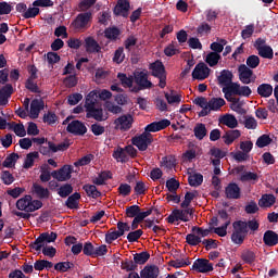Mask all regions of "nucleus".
Wrapping results in <instances>:
<instances>
[{
	"label": "nucleus",
	"instance_id": "1",
	"mask_svg": "<svg viewBox=\"0 0 278 278\" xmlns=\"http://www.w3.org/2000/svg\"><path fill=\"white\" fill-rule=\"evenodd\" d=\"M249 236V229L247 228V220H235L232 223V233L230 237L233 244H244V240Z\"/></svg>",
	"mask_w": 278,
	"mask_h": 278
},
{
	"label": "nucleus",
	"instance_id": "2",
	"mask_svg": "<svg viewBox=\"0 0 278 278\" xmlns=\"http://www.w3.org/2000/svg\"><path fill=\"white\" fill-rule=\"evenodd\" d=\"M15 205L21 212L31 213L42 207V201L34 200L31 195L27 194L18 199Z\"/></svg>",
	"mask_w": 278,
	"mask_h": 278
},
{
	"label": "nucleus",
	"instance_id": "3",
	"mask_svg": "<svg viewBox=\"0 0 278 278\" xmlns=\"http://www.w3.org/2000/svg\"><path fill=\"white\" fill-rule=\"evenodd\" d=\"M217 81L218 86H224L222 91L225 94V99H227L229 97V88L236 84L233 83V73L229 70H223L219 76H217Z\"/></svg>",
	"mask_w": 278,
	"mask_h": 278
},
{
	"label": "nucleus",
	"instance_id": "4",
	"mask_svg": "<svg viewBox=\"0 0 278 278\" xmlns=\"http://www.w3.org/2000/svg\"><path fill=\"white\" fill-rule=\"evenodd\" d=\"M131 142L140 151H147L153 143V135L143 131L141 135L132 137Z\"/></svg>",
	"mask_w": 278,
	"mask_h": 278
},
{
	"label": "nucleus",
	"instance_id": "5",
	"mask_svg": "<svg viewBox=\"0 0 278 278\" xmlns=\"http://www.w3.org/2000/svg\"><path fill=\"white\" fill-rule=\"evenodd\" d=\"M83 12L84 13H79L72 23L74 29H77L78 31L88 29V25H90V22L92 21V11Z\"/></svg>",
	"mask_w": 278,
	"mask_h": 278
},
{
	"label": "nucleus",
	"instance_id": "6",
	"mask_svg": "<svg viewBox=\"0 0 278 278\" xmlns=\"http://www.w3.org/2000/svg\"><path fill=\"white\" fill-rule=\"evenodd\" d=\"M191 270L207 275V273L214 270V263H211L207 258H197L192 264Z\"/></svg>",
	"mask_w": 278,
	"mask_h": 278
},
{
	"label": "nucleus",
	"instance_id": "7",
	"mask_svg": "<svg viewBox=\"0 0 278 278\" xmlns=\"http://www.w3.org/2000/svg\"><path fill=\"white\" fill-rule=\"evenodd\" d=\"M66 131L73 136H86L88 134V127H86L84 122L74 119L67 125Z\"/></svg>",
	"mask_w": 278,
	"mask_h": 278
},
{
	"label": "nucleus",
	"instance_id": "8",
	"mask_svg": "<svg viewBox=\"0 0 278 278\" xmlns=\"http://www.w3.org/2000/svg\"><path fill=\"white\" fill-rule=\"evenodd\" d=\"M115 129L119 131H129L134 125V116L131 114H124L114 121Z\"/></svg>",
	"mask_w": 278,
	"mask_h": 278
},
{
	"label": "nucleus",
	"instance_id": "9",
	"mask_svg": "<svg viewBox=\"0 0 278 278\" xmlns=\"http://www.w3.org/2000/svg\"><path fill=\"white\" fill-rule=\"evenodd\" d=\"M134 79L135 84L138 86V90H149L153 86V83L149 80L147 72H135Z\"/></svg>",
	"mask_w": 278,
	"mask_h": 278
},
{
	"label": "nucleus",
	"instance_id": "10",
	"mask_svg": "<svg viewBox=\"0 0 278 278\" xmlns=\"http://www.w3.org/2000/svg\"><path fill=\"white\" fill-rule=\"evenodd\" d=\"M238 73H239V79L241 83L245 85L255 83V76L253 77V70H251L245 64H241L238 67Z\"/></svg>",
	"mask_w": 278,
	"mask_h": 278
},
{
	"label": "nucleus",
	"instance_id": "11",
	"mask_svg": "<svg viewBox=\"0 0 278 278\" xmlns=\"http://www.w3.org/2000/svg\"><path fill=\"white\" fill-rule=\"evenodd\" d=\"M51 175L56 181H68L73 175V166L64 165L59 170H53Z\"/></svg>",
	"mask_w": 278,
	"mask_h": 278
},
{
	"label": "nucleus",
	"instance_id": "12",
	"mask_svg": "<svg viewBox=\"0 0 278 278\" xmlns=\"http://www.w3.org/2000/svg\"><path fill=\"white\" fill-rule=\"evenodd\" d=\"M252 93L253 91L250 86H240V84L236 83L229 87L228 97H231L232 94L237 97H251Z\"/></svg>",
	"mask_w": 278,
	"mask_h": 278
},
{
	"label": "nucleus",
	"instance_id": "13",
	"mask_svg": "<svg viewBox=\"0 0 278 278\" xmlns=\"http://www.w3.org/2000/svg\"><path fill=\"white\" fill-rule=\"evenodd\" d=\"M86 118H93L98 123H103V121H108V114H104L102 108L91 106L86 109Z\"/></svg>",
	"mask_w": 278,
	"mask_h": 278
},
{
	"label": "nucleus",
	"instance_id": "14",
	"mask_svg": "<svg viewBox=\"0 0 278 278\" xmlns=\"http://www.w3.org/2000/svg\"><path fill=\"white\" fill-rule=\"evenodd\" d=\"M192 77L200 81L207 79L210 77V67L203 62L198 63L192 72Z\"/></svg>",
	"mask_w": 278,
	"mask_h": 278
},
{
	"label": "nucleus",
	"instance_id": "15",
	"mask_svg": "<svg viewBox=\"0 0 278 278\" xmlns=\"http://www.w3.org/2000/svg\"><path fill=\"white\" fill-rule=\"evenodd\" d=\"M166 127H170V122L168 119H161L159 122H152L144 127V134H155L156 131H162V129H166Z\"/></svg>",
	"mask_w": 278,
	"mask_h": 278
},
{
	"label": "nucleus",
	"instance_id": "16",
	"mask_svg": "<svg viewBox=\"0 0 278 278\" xmlns=\"http://www.w3.org/2000/svg\"><path fill=\"white\" fill-rule=\"evenodd\" d=\"M129 8H131L129 1L118 0L117 4L113 10V13L115 14V16H123L124 18H127V16H129Z\"/></svg>",
	"mask_w": 278,
	"mask_h": 278
},
{
	"label": "nucleus",
	"instance_id": "17",
	"mask_svg": "<svg viewBox=\"0 0 278 278\" xmlns=\"http://www.w3.org/2000/svg\"><path fill=\"white\" fill-rule=\"evenodd\" d=\"M14 94L12 84H7L0 89V105H8L10 98Z\"/></svg>",
	"mask_w": 278,
	"mask_h": 278
},
{
	"label": "nucleus",
	"instance_id": "18",
	"mask_svg": "<svg viewBox=\"0 0 278 278\" xmlns=\"http://www.w3.org/2000/svg\"><path fill=\"white\" fill-rule=\"evenodd\" d=\"M226 99L231 103L230 109L232 112H237V114H240L241 116L247 114V110L242 108V105H244V101H240V98H231V96H227Z\"/></svg>",
	"mask_w": 278,
	"mask_h": 278
},
{
	"label": "nucleus",
	"instance_id": "19",
	"mask_svg": "<svg viewBox=\"0 0 278 278\" xmlns=\"http://www.w3.org/2000/svg\"><path fill=\"white\" fill-rule=\"evenodd\" d=\"M141 278H159L160 277V267L156 265H146L140 271Z\"/></svg>",
	"mask_w": 278,
	"mask_h": 278
},
{
	"label": "nucleus",
	"instance_id": "20",
	"mask_svg": "<svg viewBox=\"0 0 278 278\" xmlns=\"http://www.w3.org/2000/svg\"><path fill=\"white\" fill-rule=\"evenodd\" d=\"M225 194H226V199L238 200V199H240V195H241L240 187L236 182H230L225 188Z\"/></svg>",
	"mask_w": 278,
	"mask_h": 278
},
{
	"label": "nucleus",
	"instance_id": "21",
	"mask_svg": "<svg viewBox=\"0 0 278 278\" xmlns=\"http://www.w3.org/2000/svg\"><path fill=\"white\" fill-rule=\"evenodd\" d=\"M240 136H242V132L239 129L231 128L230 130H227L222 138L224 142L229 147L230 144H233V142H236Z\"/></svg>",
	"mask_w": 278,
	"mask_h": 278
},
{
	"label": "nucleus",
	"instance_id": "22",
	"mask_svg": "<svg viewBox=\"0 0 278 278\" xmlns=\"http://www.w3.org/2000/svg\"><path fill=\"white\" fill-rule=\"evenodd\" d=\"M41 110H45V101L34 99L30 103V118H38Z\"/></svg>",
	"mask_w": 278,
	"mask_h": 278
},
{
	"label": "nucleus",
	"instance_id": "23",
	"mask_svg": "<svg viewBox=\"0 0 278 278\" xmlns=\"http://www.w3.org/2000/svg\"><path fill=\"white\" fill-rule=\"evenodd\" d=\"M85 49L87 53H101V46L92 37L85 39Z\"/></svg>",
	"mask_w": 278,
	"mask_h": 278
},
{
	"label": "nucleus",
	"instance_id": "24",
	"mask_svg": "<svg viewBox=\"0 0 278 278\" xmlns=\"http://www.w3.org/2000/svg\"><path fill=\"white\" fill-rule=\"evenodd\" d=\"M263 242L266 247H277L278 233L273 230H266L263 236Z\"/></svg>",
	"mask_w": 278,
	"mask_h": 278
},
{
	"label": "nucleus",
	"instance_id": "25",
	"mask_svg": "<svg viewBox=\"0 0 278 278\" xmlns=\"http://www.w3.org/2000/svg\"><path fill=\"white\" fill-rule=\"evenodd\" d=\"M153 77H164L166 75V67L162 61H155L150 65Z\"/></svg>",
	"mask_w": 278,
	"mask_h": 278
},
{
	"label": "nucleus",
	"instance_id": "26",
	"mask_svg": "<svg viewBox=\"0 0 278 278\" xmlns=\"http://www.w3.org/2000/svg\"><path fill=\"white\" fill-rule=\"evenodd\" d=\"M79 199H81V194L79 192H75L67 198L65 201V205L68 210H78L79 208Z\"/></svg>",
	"mask_w": 278,
	"mask_h": 278
},
{
	"label": "nucleus",
	"instance_id": "27",
	"mask_svg": "<svg viewBox=\"0 0 278 278\" xmlns=\"http://www.w3.org/2000/svg\"><path fill=\"white\" fill-rule=\"evenodd\" d=\"M219 123L222 125H226L229 129H236V127H238V119L231 114L223 115L219 118Z\"/></svg>",
	"mask_w": 278,
	"mask_h": 278
},
{
	"label": "nucleus",
	"instance_id": "28",
	"mask_svg": "<svg viewBox=\"0 0 278 278\" xmlns=\"http://www.w3.org/2000/svg\"><path fill=\"white\" fill-rule=\"evenodd\" d=\"M277 203V198L274 194H263L258 200L260 207H273V205Z\"/></svg>",
	"mask_w": 278,
	"mask_h": 278
},
{
	"label": "nucleus",
	"instance_id": "29",
	"mask_svg": "<svg viewBox=\"0 0 278 278\" xmlns=\"http://www.w3.org/2000/svg\"><path fill=\"white\" fill-rule=\"evenodd\" d=\"M113 157L116 160V162H122V164H126V162H129V155H127V151L125 148L117 147L113 151Z\"/></svg>",
	"mask_w": 278,
	"mask_h": 278
},
{
	"label": "nucleus",
	"instance_id": "30",
	"mask_svg": "<svg viewBox=\"0 0 278 278\" xmlns=\"http://www.w3.org/2000/svg\"><path fill=\"white\" fill-rule=\"evenodd\" d=\"M256 92L263 99H268V97H273V85L263 83L257 87Z\"/></svg>",
	"mask_w": 278,
	"mask_h": 278
},
{
	"label": "nucleus",
	"instance_id": "31",
	"mask_svg": "<svg viewBox=\"0 0 278 278\" xmlns=\"http://www.w3.org/2000/svg\"><path fill=\"white\" fill-rule=\"evenodd\" d=\"M97 99H99V93L97 92V90L90 91L85 99V110L96 108Z\"/></svg>",
	"mask_w": 278,
	"mask_h": 278
},
{
	"label": "nucleus",
	"instance_id": "32",
	"mask_svg": "<svg viewBox=\"0 0 278 278\" xmlns=\"http://www.w3.org/2000/svg\"><path fill=\"white\" fill-rule=\"evenodd\" d=\"M108 179H112V172L103 170L92 180V184H94V186H105Z\"/></svg>",
	"mask_w": 278,
	"mask_h": 278
},
{
	"label": "nucleus",
	"instance_id": "33",
	"mask_svg": "<svg viewBox=\"0 0 278 278\" xmlns=\"http://www.w3.org/2000/svg\"><path fill=\"white\" fill-rule=\"evenodd\" d=\"M121 268L126 273H136V270H138V266L136 265V262L130 258L123 260L121 262Z\"/></svg>",
	"mask_w": 278,
	"mask_h": 278
},
{
	"label": "nucleus",
	"instance_id": "34",
	"mask_svg": "<svg viewBox=\"0 0 278 278\" xmlns=\"http://www.w3.org/2000/svg\"><path fill=\"white\" fill-rule=\"evenodd\" d=\"M193 134L197 140H203V138L207 136V128L205 127V124L203 123L195 124L193 128Z\"/></svg>",
	"mask_w": 278,
	"mask_h": 278
},
{
	"label": "nucleus",
	"instance_id": "35",
	"mask_svg": "<svg viewBox=\"0 0 278 278\" xmlns=\"http://www.w3.org/2000/svg\"><path fill=\"white\" fill-rule=\"evenodd\" d=\"M150 258H151V254H149V252L144 251V252H141V253L134 254V260L132 261H135V264L137 266H142L146 263H148Z\"/></svg>",
	"mask_w": 278,
	"mask_h": 278
},
{
	"label": "nucleus",
	"instance_id": "36",
	"mask_svg": "<svg viewBox=\"0 0 278 278\" xmlns=\"http://www.w3.org/2000/svg\"><path fill=\"white\" fill-rule=\"evenodd\" d=\"M20 157L21 156L18 155V153H11L2 162V166L4 168H14V166H16V162H18Z\"/></svg>",
	"mask_w": 278,
	"mask_h": 278
},
{
	"label": "nucleus",
	"instance_id": "37",
	"mask_svg": "<svg viewBox=\"0 0 278 278\" xmlns=\"http://www.w3.org/2000/svg\"><path fill=\"white\" fill-rule=\"evenodd\" d=\"M83 190H85L86 194L91 197V199H99V197H101V191H99L94 185L86 184L83 186Z\"/></svg>",
	"mask_w": 278,
	"mask_h": 278
},
{
	"label": "nucleus",
	"instance_id": "38",
	"mask_svg": "<svg viewBox=\"0 0 278 278\" xmlns=\"http://www.w3.org/2000/svg\"><path fill=\"white\" fill-rule=\"evenodd\" d=\"M188 182L192 188H199V186L203 184V174H190L188 177Z\"/></svg>",
	"mask_w": 278,
	"mask_h": 278
},
{
	"label": "nucleus",
	"instance_id": "39",
	"mask_svg": "<svg viewBox=\"0 0 278 278\" xmlns=\"http://www.w3.org/2000/svg\"><path fill=\"white\" fill-rule=\"evenodd\" d=\"M33 192L37 194L39 199H49V189L36 182L33 185Z\"/></svg>",
	"mask_w": 278,
	"mask_h": 278
},
{
	"label": "nucleus",
	"instance_id": "40",
	"mask_svg": "<svg viewBox=\"0 0 278 278\" xmlns=\"http://www.w3.org/2000/svg\"><path fill=\"white\" fill-rule=\"evenodd\" d=\"M245 225L248 228V233H250V236H253L254 233H256V231H260V219L257 218H252L248 222L245 220Z\"/></svg>",
	"mask_w": 278,
	"mask_h": 278
},
{
	"label": "nucleus",
	"instance_id": "41",
	"mask_svg": "<svg viewBox=\"0 0 278 278\" xmlns=\"http://www.w3.org/2000/svg\"><path fill=\"white\" fill-rule=\"evenodd\" d=\"M38 157H40V155L36 151L28 153L24 161L23 168H25L26 170L31 168L34 166V162L38 160Z\"/></svg>",
	"mask_w": 278,
	"mask_h": 278
},
{
	"label": "nucleus",
	"instance_id": "42",
	"mask_svg": "<svg viewBox=\"0 0 278 278\" xmlns=\"http://www.w3.org/2000/svg\"><path fill=\"white\" fill-rule=\"evenodd\" d=\"M10 129H13L14 134L16 136H18V138H25V136H27V131L25 130V126L23 124H16V123H12V124H8Z\"/></svg>",
	"mask_w": 278,
	"mask_h": 278
},
{
	"label": "nucleus",
	"instance_id": "43",
	"mask_svg": "<svg viewBox=\"0 0 278 278\" xmlns=\"http://www.w3.org/2000/svg\"><path fill=\"white\" fill-rule=\"evenodd\" d=\"M104 36L108 38V40H117L121 36V29L115 26L105 28Z\"/></svg>",
	"mask_w": 278,
	"mask_h": 278
},
{
	"label": "nucleus",
	"instance_id": "44",
	"mask_svg": "<svg viewBox=\"0 0 278 278\" xmlns=\"http://www.w3.org/2000/svg\"><path fill=\"white\" fill-rule=\"evenodd\" d=\"M223 105H225V99L223 98H212L208 101L210 110H212L213 112H218V110H220Z\"/></svg>",
	"mask_w": 278,
	"mask_h": 278
},
{
	"label": "nucleus",
	"instance_id": "45",
	"mask_svg": "<svg viewBox=\"0 0 278 278\" xmlns=\"http://www.w3.org/2000/svg\"><path fill=\"white\" fill-rule=\"evenodd\" d=\"M257 53L260 58H264L265 60H273V58H275V51L270 46L263 47V49L258 50Z\"/></svg>",
	"mask_w": 278,
	"mask_h": 278
},
{
	"label": "nucleus",
	"instance_id": "46",
	"mask_svg": "<svg viewBox=\"0 0 278 278\" xmlns=\"http://www.w3.org/2000/svg\"><path fill=\"white\" fill-rule=\"evenodd\" d=\"M58 194L59 197H61V199H66V197H71V194H73V185L71 184L62 185L58 189Z\"/></svg>",
	"mask_w": 278,
	"mask_h": 278
},
{
	"label": "nucleus",
	"instance_id": "47",
	"mask_svg": "<svg viewBox=\"0 0 278 278\" xmlns=\"http://www.w3.org/2000/svg\"><path fill=\"white\" fill-rule=\"evenodd\" d=\"M240 181H242V182H244V181H253L254 184H257L260 181V176L257 175V173L244 172L240 176Z\"/></svg>",
	"mask_w": 278,
	"mask_h": 278
},
{
	"label": "nucleus",
	"instance_id": "48",
	"mask_svg": "<svg viewBox=\"0 0 278 278\" xmlns=\"http://www.w3.org/2000/svg\"><path fill=\"white\" fill-rule=\"evenodd\" d=\"M117 78L124 88H131L134 86V76L127 77V74L118 73Z\"/></svg>",
	"mask_w": 278,
	"mask_h": 278
},
{
	"label": "nucleus",
	"instance_id": "49",
	"mask_svg": "<svg viewBox=\"0 0 278 278\" xmlns=\"http://www.w3.org/2000/svg\"><path fill=\"white\" fill-rule=\"evenodd\" d=\"M74 267L75 264L71 262H60L54 265V270H58L59 273H68V270Z\"/></svg>",
	"mask_w": 278,
	"mask_h": 278
},
{
	"label": "nucleus",
	"instance_id": "50",
	"mask_svg": "<svg viewBox=\"0 0 278 278\" xmlns=\"http://www.w3.org/2000/svg\"><path fill=\"white\" fill-rule=\"evenodd\" d=\"M0 179H1L2 184H4V186H12V184H14V181H15L14 175H12V173H10V170H2Z\"/></svg>",
	"mask_w": 278,
	"mask_h": 278
},
{
	"label": "nucleus",
	"instance_id": "51",
	"mask_svg": "<svg viewBox=\"0 0 278 278\" xmlns=\"http://www.w3.org/2000/svg\"><path fill=\"white\" fill-rule=\"evenodd\" d=\"M36 79L27 78L25 83V88L29 90V92H34L35 94H40L42 91L40 90V87H38V84L34 83Z\"/></svg>",
	"mask_w": 278,
	"mask_h": 278
},
{
	"label": "nucleus",
	"instance_id": "52",
	"mask_svg": "<svg viewBox=\"0 0 278 278\" xmlns=\"http://www.w3.org/2000/svg\"><path fill=\"white\" fill-rule=\"evenodd\" d=\"M219 61H220V54L216 52H210L205 59L206 64H208V66L211 67L216 66V64H218Z\"/></svg>",
	"mask_w": 278,
	"mask_h": 278
},
{
	"label": "nucleus",
	"instance_id": "53",
	"mask_svg": "<svg viewBox=\"0 0 278 278\" xmlns=\"http://www.w3.org/2000/svg\"><path fill=\"white\" fill-rule=\"evenodd\" d=\"M139 212H140V206L134 204L131 206L126 207L125 216L126 218H138Z\"/></svg>",
	"mask_w": 278,
	"mask_h": 278
},
{
	"label": "nucleus",
	"instance_id": "54",
	"mask_svg": "<svg viewBox=\"0 0 278 278\" xmlns=\"http://www.w3.org/2000/svg\"><path fill=\"white\" fill-rule=\"evenodd\" d=\"M271 142L273 138H270L269 135H262L256 140V147H258V149H264V147H268Z\"/></svg>",
	"mask_w": 278,
	"mask_h": 278
},
{
	"label": "nucleus",
	"instance_id": "55",
	"mask_svg": "<svg viewBox=\"0 0 278 278\" xmlns=\"http://www.w3.org/2000/svg\"><path fill=\"white\" fill-rule=\"evenodd\" d=\"M192 264L190 262V258L187 257L186 260H175V261H169V266L173 268H186V266H190Z\"/></svg>",
	"mask_w": 278,
	"mask_h": 278
},
{
	"label": "nucleus",
	"instance_id": "56",
	"mask_svg": "<svg viewBox=\"0 0 278 278\" xmlns=\"http://www.w3.org/2000/svg\"><path fill=\"white\" fill-rule=\"evenodd\" d=\"M255 252L251 250L243 251L241 254V260L244 264H253L255 262Z\"/></svg>",
	"mask_w": 278,
	"mask_h": 278
},
{
	"label": "nucleus",
	"instance_id": "57",
	"mask_svg": "<svg viewBox=\"0 0 278 278\" xmlns=\"http://www.w3.org/2000/svg\"><path fill=\"white\" fill-rule=\"evenodd\" d=\"M166 188L172 194H177V190H179V180L175 178H170L166 181Z\"/></svg>",
	"mask_w": 278,
	"mask_h": 278
},
{
	"label": "nucleus",
	"instance_id": "58",
	"mask_svg": "<svg viewBox=\"0 0 278 278\" xmlns=\"http://www.w3.org/2000/svg\"><path fill=\"white\" fill-rule=\"evenodd\" d=\"M40 14V9L38 7H30L26 9V12L22 14L23 18H36Z\"/></svg>",
	"mask_w": 278,
	"mask_h": 278
},
{
	"label": "nucleus",
	"instance_id": "59",
	"mask_svg": "<svg viewBox=\"0 0 278 278\" xmlns=\"http://www.w3.org/2000/svg\"><path fill=\"white\" fill-rule=\"evenodd\" d=\"M30 249L34 251H42V249H45V239H42V235H39L35 241L30 243Z\"/></svg>",
	"mask_w": 278,
	"mask_h": 278
},
{
	"label": "nucleus",
	"instance_id": "60",
	"mask_svg": "<svg viewBox=\"0 0 278 278\" xmlns=\"http://www.w3.org/2000/svg\"><path fill=\"white\" fill-rule=\"evenodd\" d=\"M142 233H144V231H142V229H137V230L130 231L127 235L128 242H130V243L138 242V240H140V238H142Z\"/></svg>",
	"mask_w": 278,
	"mask_h": 278
},
{
	"label": "nucleus",
	"instance_id": "61",
	"mask_svg": "<svg viewBox=\"0 0 278 278\" xmlns=\"http://www.w3.org/2000/svg\"><path fill=\"white\" fill-rule=\"evenodd\" d=\"M97 3V0H81L78 4L79 12H88Z\"/></svg>",
	"mask_w": 278,
	"mask_h": 278
},
{
	"label": "nucleus",
	"instance_id": "62",
	"mask_svg": "<svg viewBox=\"0 0 278 278\" xmlns=\"http://www.w3.org/2000/svg\"><path fill=\"white\" fill-rule=\"evenodd\" d=\"M175 92L174 90L170 91V93L165 92V99L169 105H173L174 103H181V96L179 94H173Z\"/></svg>",
	"mask_w": 278,
	"mask_h": 278
},
{
	"label": "nucleus",
	"instance_id": "63",
	"mask_svg": "<svg viewBox=\"0 0 278 278\" xmlns=\"http://www.w3.org/2000/svg\"><path fill=\"white\" fill-rule=\"evenodd\" d=\"M186 241L190 247H198V244H201L203 242L201 240V237L194 235V233H189L186 237Z\"/></svg>",
	"mask_w": 278,
	"mask_h": 278
},
{
	"label": "nucleus",
	"instance_id": "64",
	"mask_svg": "<svg viewBox=\"0 0 278 278\" xmlns=\"http://www.w3.org/2000/svg\"><path fill=\"white\" fill-rule=\"evenodd\" d=\"M247 66L249 68H257L260 66V56L252 54L247 59Z\"/></svg>",
	"mask_w": 278,
	"mask_h": 278
}]
</instances>
